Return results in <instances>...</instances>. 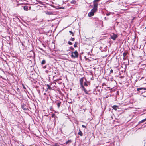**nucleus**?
Wrapping results in <instances>:
<instances>
[{
    "label": "nucleus",
    "mask_w": 146,
    "mask_h": 146,
    "mask_svg": "<svg viewBox=\"0 0 146 146\" xmlns=\"http://www.w3.org/2000/svg\"><path fill=\"white\" fill-rule=\"evenodd\" d=\"M17 91L18 92V94H21L20 92V89H19V88H17Z\"/></svg>",
    "instance_id": "22"
},
{
    "label": "nucleus",
    "mask_w": 146,
    "mask_h": 146,
    "mask_svg": "<svg viewBox=\"0 0 146 146\" xmlns=\"http://www.w3.org/2000/svg\"><path fill=\"white\" fill-rule=\"evenodd\" d=\"M46 63V61L44 60H43L41 62L42 64H44Z\"/></svg>",
    "instance_id": "17"
},
{
    "label": "nucleus",
    "mask_w": 146,
    "mask_h": 146,
    "mask_svg": "<svg viewBox=\"0 0 146 146\" xmlns=\"http://www.w3.org/2000/svg\"><path fill=\"white\" fill-rule=\"evenodd\" d=\"M72 54L71 57L72 58H75L77 57L78 56V54L76 50L74 52H72Z\"/></svg>",
    "instance_id": "2"
},
{
    "label": "nucleus",
    "mask_w": 146,
    "mask_h": 146,
    "mask_svg": "<svg viewBox=\"0 0 146 146\" xmlns=\"http://www.w3.org/2000/svg\"><path fill=\"white\" fill-rule=\"evenodd\" d=\"M86 56H84V58H86Z\"/></svg>",
    "instance_id": "41"
},
{
    "label": "nucleus",
    "mask_w": 146,
    "mask_h": 146,
    "mask_svg": "<svg viewBox=\"0 0 146 146\" xmlns=\"http://www.w3.org/2000/svg\"><path fill=\"white\" fill-rule=\"evenodd\" d=\"M22 86H23V88L24 89H26V88L25 87V86L23 84H22Z\"/></svg>",
    "instance_id": "29"
},
{
    "label": "nucleus",
    "mask_w": 146,
    "mask_h": 146,
    "mask_svg": "<svg viewBox=\"0 0 146 146\" xmlns=\"http://www.w3.org/2000/svg\"><path fill=\"white\" fill-rule=\"evenodd\" d=\"M43 95H46V93H44L43 94Z\"/></svg>",
    "instance_id": "38"
},
{
    "label": "nucleus",
    "mask_w": 146,
    "mask_h": 146,
    "mask_svg": "<svg viewBox=\"0 0 146 146\" xmlns=\"http://www.w3.org/2000/svg\"><path fill=\"white\" fill-rule=\"evenodd\" d=\"M72 142V141L71 140H69L66 141L65 143V144H70Z\"/></svg>",
    "instance_id": "10"
},
{
    "label": "nucleus",
    "mask_w": 146,
    "mask_h": 146,
    "mask_svg": "<svg viewBox=\"0 0 146 146\" xmlns=\"http://www.w3.org/2000/svg\"><path fill=\"white\" fill-rule=\"evenodd\" d=\"M127 54V53L124 52L123 54V59L124 60H125V57L126 56Z\"/></svg>",
    "instance_id": "15"
},
{
    "label": "nucleus",
    "mask_w": 146,
    "mask_h": 146,
    "mask_svg": "<svg viewBox=\"0 0 146 146\" xmlns=\"http://www.w3.org/2000/svg\"><path fill=\"white\" fill-rule=\"evenodd\" d=\"M112 108L114 110L116 111L117 108H118V106L117 105H114L112 106Z\"/></svg>",
    "instance_id": "8"
},
{
    "label": "nucleus",
    "mask_w": 146,
    "mask_h": 146,
    "mask_svg": "<svg viewBox=\"0 0 146 146\" xmlns=\"http://www.w3.org/2000/svg\"><path fill=\"white\" fill-rule=\"evenodd\" d=\"M138 88L137 89V91H139L140 90H142L143 89V88Z\"/></svg>",
    "instance_id": "23"
},
{
    "label": "nucleus",
    "mask_w": 146,
    "mask_h": 146,
    "mask_svg": "<svg viewBox=\"0 0 146 146\" xmlns=\"http://www.w3.org/2000/svg\"><path fill=\"white\" fill-rule=\"evenodd\" d=\"M18 20H19V19H17Z\"/></svg>",
    "instance_id": "42"
},
{
    "label": "nucleus",
    "mask_w": 146,
    "mask_h": 146,
    "mask_svg": "<svg viewBox=\"0 0 146 146\" xmlns=\"http://www.w3.org/2000/svg\"><path fill=\"white\" fill-rule=\"evenodd\" d=\"M70 48L71 50H74V48L72 47H70Z\"/></svg>",
    "instance_id": "30"
},
{
    "label": "nucleus",
    "mask_w": 146,
    "mask_h": 146,
    "mask_svg": "<svg viewBox=\"0 0 146 146\" xmlns=\"http://www.w3.org/2000/svg\"><path fill=\"white\" fill-rule=\"evenodd\" d=\"M52 146H60L58 143H55L53 144Z\"/></svg>",
    "instance_id": "18"
},
{
    "label": "nucleus",
    "mask_w": 146,
    "mask_h": 146,
    "mask_svg": "<svg viewBox=\"0 0 146 146\" xmlns=\"http://www.w3.org/2000/svg\"><path fill=\"white\" fill-rule=\"evenodd\" d=\"M56 103L57 104L58 108H59L60 107L61 102L60 101H57L56 102Z\"/></svg>",
    "instance_id": "7"
},
{
    "label": "nucleus",
    "mask_w": 146,
    "mask_h": 146,
    "mask_svg": "<svg viewBox=\"0 0 146 146\" xmlns=\"http://www.w3.org/2000/svg\"><path fill=\"white\" fill-rule=\"evenodd\" d=\"M0 23L2 25L5 24L6 23V21L5 19H0Z\"/></svg>",
    "instance_id": "5"
},
{
    "label": "nucleus",
    "mask_w": 146,
    "mask_h": 146,
    "mask_svg": "<svg viewBox=\"0 0 146 146\" xmlns=\"http://www.w3.org/2000/svg\"><path fill=\"white\" fill-rule=\"evenodd\" d=\"M23 8L24 10H27L28 9V7L27 6H24Z\"/></svg>",
    "instance_id": "21"
},
{
    "label": "nucleus",
    "mask_w": 146,
    "mask_h": 146,
    "mask_svg": "<svg viewBox=\"0 0 146 146\" xmlns=\"http://www.w3.org/2000/svg\"><path fill=\"white\" fill-rule=\"evenodd\" d=\"M86 126H85L84 125H83V127H85V128H86Z\"/></svg>",
    "instance_id": "37"
},
{
    "label": "nucleus",
    "mask_w": 146,
    "mask_h": 146,
    "mask_svg": "<svg viewBox=\"0 0 146 146\" xmlns=\"http://www.w3.org/2000/svg\"><path fill=\"white\" fill-rule=\"evenodd\" d=\"M100 0H94L93 1L94 7L97 8L98 4L97 2L99 1Z\"/></svg>",
    "instance_id": "6"
},
{
    "label": "nucleus",
    "mask_w": 146,
    "mask_h": 146,
    "mask_svg": "<svg viewBox=\"0 0 146 146\" xmlns=\"http://www.w3.org/2000/svg\"><path fill=\"white\" fill-rule=\"evenodd\" d=\"M78 44V42H75V44L74 45V47L75 48H76L77 47Z\"/></svg>",
    "instance_id": "24"
},
{
    "label": "nucleus",
    "mask_w": 146,
    "mask_h": 146,
    "mask_svg": "<svg viewBox=\"0 0 146 146\" xmlns=\"http://www.w3.org/2000/svg\"><path fill=\"white\" fill-rule=\"evenodd\" d=\"M70 40L72 41H74L75 40V38H71L70 39Z\"/></svg>",
    "instance_id": "27"
},
{
    "label": "nucleus",
    "mask_w": 146,
    "mask_h": 146,
    "mask_svg": "<svg viewBox=\"0 0 146 146\" xmlns=\"http://www.w3.org/2000/svg\"><path fill=\"white\" fill-rule=\"evenodd\" d=\"M69 32L70 33V34L72 35V36H74V33H73L72 32V31H69Z\"/></svg>",
    "instance_id": "20"
},
{
    "label": "nucleus",
    "mask_w": 146,
    "mask_h": 146,
    "mask_svg": "<svg viewBox=\"0 0 146 146\" xmlns=\"http://www.w3.org/2000/svg\"><path fill=\"white\" fill-rule=\"evenodd\" d=\"M76 1L74 0H72L70 2V3L71 4H75L76 3Z\"/></svg>",
    "instance_id": "19"
},
{
    "label": "nucleus",
    "mask_w": 146,
    "mask_h": 146,
    "mask_svg": "<svg viewBox=\"0 0 146 146\" xmlns=\"http://www.w3.org/2000/svg\"><path fill=\"white\" fill-rule=\"evenodd\" d=\"M145 29H146V27H145Z\"/></svg>",
    "instance_id": "43"
},
{
    "label": "nucleus",
    "mask_w": 146,
    "mask_h": 146,
    "mask_svg": "<svg viewBox=\"0 0 146 146\" xmlns=\"http://www.w3.org/2000/svg\"><path fill=\"white\" fill-rule=\"evenodd\" d=\"M146 121V118L142 120L141 121H140L139 122V123L140 124L144 122L145 121Z\"/></svg>",
    "instance_id": "13"
},
{
    "label": "nucleus",
    "mask_w": 146,
    "mask_h": 146,
    "mask_svg": "<svg viewBox=\"0 0 146 146\" xmlns=\"http://www.w3.org/2000/svg\"><path fill=\"white\" fill-rule=\"evenodd\" d=\"M49 72V71L48 70H45V72L46 73H48V72Z\"/></svg>",
    "instance_id": "33"
},
{
    "label": "nucleus",
    "mask_w": 146,
    "mask_h": 146,
    "mask_svg": "<svg viewBox=\"0 0 146 146\" xmlns=\"http://www.w3.org/2000/svg\"><path fill=\"white\" fill-rule=\"evenodd\" d=\"M46 86L47 87L48 89H49V90H50L52 89V88L49 85L47 84Z\"/></svg>",
    "instance_id": "14"
},
{
    "label": "nucleus",
    "mask_w": 146,
    "mask_h": 146,
    "mask_svg": "<svg viewBox=\"0 0 146 146\" xmlns=\"http://www.w3.org/2000/svg\"><path fill=\"white\" fill-rule=\"evenodd\" d=\"M97 8L94 7L91 10V11L88 14V16L90 17L93 16L94 15V13L97 11Z\"/></svg>",
    "instance_id": "1"
},
{
    "label": "nucleus",
    "mask_w": 146,
    "mask_h": 146,
    "mask_svg": "<svg viewBox=\"0 0 146 146\" xmlns=\"http://www.w3.org/2000/svg\"><path fill=\"white\" fill-rule=\"evenodd\" d=\"M80 87L82 88V77L80 79Z\"/></svg>",
    "instance_id": "12"
},
{
    "label": "nucleus",
    "mask_w": 146,
    "mask_h": 146,
    "mask_svg": "<svg viewBox=\"0 0 146 146\" xmlns=\"http://www.w3.org/2000/svg\"><path fill=\"white\" fill-rule=\"evenodd\" d=\"M83 90L85 93L86 94H88L89 93H88V91H87L86 89L83 86Z\"/></svg>",
    "instance_id": "9"
},
{
    "label": "nucleus",
    "mask_w": 146,
    "mask_h": 146,
    "mask_svg": "<svg viewBox=\"0 0 146 146\" xmlns=\"http://www.w3.org/2000/svg\"><path fill=\"white\" fill-rule=\"evenodd\" d=\"M43 89L44 90H45V92L48 91L49 90L46 86L43 87Z\"/></svg>",
    "instance_id": "11"
},
{
    "label": "nucleus",
    "mask_w": 146,
    "mask_h": 146,
    "mask_svg": "<svg viewBox=\"0 0 146 146\" xmlns=\"http://www.w3.org/2000/svg\"><path fill=\"white\" fill-rule=\"evenodd\" d=\"M21 108H22V109L24 111L28 110V109L27 108V106L26 105L24 104H21Z\"/></svg>",
    "instance_id": "3"
},
{
    "label": "nucleus",
    "mask_w": 146,
    "mask_h": 146,
    "mask_svg": "<svg viewBox=\"0 0 146 146\" xmlns=\"http://www.w3.org/2000/svg\"><path fill=\"white\" fill-rule=\"evenodd\" d=\"M55 114L54 113H53L51 117H54L55 116Z\"/></svg>",
    "instance_id": "28"
},
{
    "label": "nucleus",
    "mask_w": 146,
    "mask_h": 146,
    "mask_svg": "<svg viewBox=\"0 0 146 146\" xmlns=\"http://www.w3.org/2000/svg\"><path fill=\"white\" fill-rule=\"evenodd\" d=\"M39 21V24H41L42 23V22H43L42 21H38L37 22H38Z\"/></svg>",
    "instance_id": "31"
},
{
    "label": "nucleus",
    "mask_w": 146,
    "mask_h": 146,
    "mask_svg": "<svg viewBox=\"0 0 146 146\" xmlns=\"http://www.w3.org/2000/svg\"><path fill=\"white\" fill-rule=\"evenodd\" d=\"M117 37V35L113 33L111 35V38L113 40H115L116 38Z\"/></svg>",
    "instance_id": "4"
},
{
    "label": "nucleus",
    "mask_w": 146,
    "mask_h": 146,
    "mask_svg": "<svg viewBox=\"0 0 146 146\" xmlns=\"http://www.w3.org/2000/svg\"><path fill=\"white\" fill-rule=\"evenodd\" d=\"M52 20H48V21H52Z\"/></svg>",
    "instance_id": "39"
},
{
    "label": "nucleus",
    "mask_w": 146,
    "mask_h": 146,
    "mask_svg": "<svg viewBox=\"0 0 146 146\" xmlns=\"http://www.w3.org/2000/svg\"><path fill=\"white\" fill-rule=\"evenodd\" d=\"M78 134L81 136H82V133L80 129L79 130V132L78 133Z\"/></svg>",
    "instance_id": "16"
},
{
    "label": "nucleus",
    "mask_w": 146,
    "mask_h": 146,
    "mask_svg": "<svg viewBox=\"0 0 146 146\" xmlns=\"http://www.w3.org/2000/svg\"><path fill=\"white\" fill-rule=\"evenodd\" d=\"M46 68V65H45V66H44L43 67V68L44 69H45Z\"/></svg>",
    "instance_id": "35"
},
{
    "label": "nucleus",
    "mask_w": 146,
    "mask_h": 146,
    "mask_svg": "<svg viewBox=\"0 0 146 146\" xmlns=\"http://www.w3.org/2000/svg\"><path fill=\"white\" fill-rule=\"evenodd\" d=\"M46 13L47 15H51L52 14V13L51 12H46Z\"/></svg>",
    "instance_id": "25"
},
{
    "label": "nucleus",
    "mask_w": 146,
    "mask_h": 146,
    "mask_svg": "<svg viewBox=\"0 0 146 146\" xmlns=\"http://www.w3.org/2000/svg\"><path fill=\"white\" fill-rule=\"evenodd\" d=\"M62 9H64V7H63V8H62Z\"/></svg>",
    "instance_id": "40"
},
{
    "label": "nucleus",
    "mask_w": 146,
    "mask_h": 146,
    "mask_svg": "<svg viewBox=\"0 0 146 146\" xmlns=\"http://www.w3.org/2000/svg\"><path fill=\"white\" fill-rule=\"evenodd\" d=\"M110 14V13H106V15H109Z\"/></svg>",
    "instance_id": "36"
},
{
    "label": "nucleus",
    "mask_w": 146,
    "mask_h": 146,
    "mask_svg": "<svg viewBox=\"0 0 146 146\" xmlns=\"http://www.w3.org/2000/svg\"><path fill=\"white\" fill-rule=\"evenodd\" d=\"M84 85L85 86H88V85L87 84L86 82H85L84 83Z\"/></svg>",
    "instance_id": "32"
},
{
    "label": "nucleus",
    "mask_w": 146,
    "mask_h": 146,
    "mask_svg": "<svg viewBox=\"0 0 146 146\" xmlns=\"http://www.w3.org/2000/svg\"><path fill=\"white\" fill-rule=\"evenodd\" d=\"M68 44L69 45H72V43L70 41H68Z\"/></svg>",
    "instance_id": "26"
},
{
    "label": "nucleus",
    "mask_w": 146,
    "mask_h": 146,
    "mask_svg": "<svg viewBox=\"0 0 146 146\" xmlns=\"http://www.w3.org/2000/svg\"><path fill=\"white\" fill-rule=\"evenodd\" d=\"M113 72V70L112 69H111L110 70V73H112Z\"/></svg>",
    "instance_id": "34"
}]
</instances>
